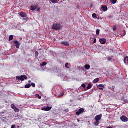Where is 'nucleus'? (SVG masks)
<instances>
[{
    "mask_svg": "<svg viewBox=\"0 0 128 128\" xmlns=\"http://www.w3.org/2000/svg\"><path fill=\"white\" fill-rule=\"evenodd\" d=\"M120 120L123 122H128V118L126 116H122L120 117Z\"/></svg>",
    "mask_w": 128,
    "mask_h": 128,
    "instance_id": "423d86ee",
    "label": "nucleus"
},
{
    "mask_svg": "<svg viewBox=\"0 0 128 128\" xmlns=\"http://www.w3.org/2000/svg\"><path fill=\"white\" fill-rule=\"evenodd\" d=\"M69 65L68 63H66V64H65V66L66 68H70V67L68 66Z\"/></svg>",
    "mask_w": 128,
    "mask_h": 128,
    "instance_id": "a878e982",
    "label": "nucleus"
},
{
    "mask_svg": "<svg viewBox=\"0 0 128 128\" xmlns=\"http://www.w3.org/2000/svg\"><path fill=\"white\" fill-rule=\"evenodd\" d=\"M110 2L112 4H116L118 2V0H110Z\"/></svg>",
    "mask_w": 128,
    "mask_h": 128,
    "instance_id": "ddd939ff",
    "label": "nucleus"
},
{
    "mask_svg": "<svg viewBox=\"0 0 128 128\" xmlns=\"http://www.w3.org/2000/svg\"><path fill=\"white\" fill-rule=\"evenodd\" d=\"M102 10L103 12H106V10H108V7L106 6H102Z\"/></svg>",
    "mask_w": 128,
    "mask_h": 128,
    "instance_id": "f8f14e48",
    "label": "nucleus"
},
{
    "mask_svg": "<svg viewBox=\"0 0 128 128\" xmlns=\"http://www.w3.org/2000/svg\"><path fill=\"white\" fill-rule=\"evenodd\" d=\"M14 40V36L10 35L9 37V41L10 42L11 40Z\"/></svg>",
    "mask_w": 128,
    "mask_h": 128,
    "instance_id": "f3484780",
    "label": "nucleus"
},
{
    "mask_svg": "<svg viewBox=\"0 0 128 128\" xmlns=\"http://www.w3.org/2000/svg\"><path fill=\"white\" fill-rule=\"evenodd\" d=\"M113 30H114V32H116V26H114L113 27Z\"/></svg>",
    "mask_w": 128,
    "mask_h": 128,
    "instance_id": "cd10ccee",
    "label": "nucleus"
},
{
    "mask_svg": "<svg viewBox=\"0 0 128 128\" xmlns=\"http://www.w3.org/2000/svg\"><path fill=\"white\" fill-rule=\"evenodd\" d=\"M16 79L18 80H21L22 82H24V80H28V76L26 75H22L20 76H16Z\"/></svg>",
    "mask_w": 128,
    "mask_h": 128,
    "instance_id": "7ed1b4c3",
    "label": "nucleus"
},
{
    "mask_svg": "<svg viewBox=\"0 0 128 128\" xmlns=\"http://www.w3.org/2000/svg\"><path fill=\"white\" fill-rule=\"evenodd\" d=\"M108 60H112V58H108Z\"/></svg>",
    "mask_w": 128,
    "mask_h": 128,
    "instance_id": "4c0bfd02",
    "label": "nucleus"
},
{
    "mask_svg": "<svg viewBox=\"0 0 128 128\" xmlns=\"http://www.w3.org/2000/svg\"><path fill=\"white\" fill-rule=\"evenodd\" d=\"M83 112H84V108H80L78 110V112H76V116H80V114H82Z\"/></svg>",
    "mask_w": 128,
    "mask_h": 128,
    "instance_id": "39448f33",
    "label": "nucleus"
},
{
    "mask_svg": "<svg viewBox=\"0 0 128 128\" xmlns=\"http://www.w3.org/2000/svg\"><path fill=\"white\" fill-rule=\"evenodd\" d=\"M62 26L60 25V23H54L52 26V29L54 30H60L62 28Z\"/></svg>",
    "mask_w": 128,
    "mask_h": 128,
    "instance_id": "f257e3e1",
    "label": "nucleus"
},
{
    "mask_svg": "<svg viewBox=\"0 0 128 128\" xmlns=\"http://www.w3.org/2000/svg\"><path fill=\"white\" fill-rule=\"evenodd\" d=\"M84 68L86 70H90V64H86Z\"/></svg>",
    "mask_w": 128,
    "mask_h": 128,
    "instance_id": "dca6fc26",
    "label": "nucleus"
},
{
    "mask_svg": "<svg viewBox=\"0 0 128 128\" xmlns=\"http://www.w3.org/2000/svg\"><path fill=\"white\" fill-rule=\"evenodd\" d=\"M100 42L102 44H104L106 42V40L104 38H102L100 40Z\"/></svg>",
    "mask_w": 128,
    "mask_h": 128,
    "instance_id": "1a4fd4ad",
    "label": "nucleus"
},
{
    "mask_svg": "<svg viewBox=\"0 0 128 128\" xmlns=\"http://www.w3.org/2000/svg\"><path fill=\"white\" fill-rule=\"evenodd\" d=\"M61 44H64V46H70V44L66 42H62Z\"/></svg>",
    "mask_w": 128,
    "mask_h": 128,
    "instance_id": "9b49d317",
    "label": "nucleus"
},
{
    "mask_svg": "<svg viewBox=\"0 0 128 128\" xmlns=\"http://www.w3.org/2000/svg\"><path fill=\"white\" fill-rule=\"evenodd\" d=\"M51 2L52 4H58L60 0H51Z\"/></svg>",
    "mask_w": 128,
    "mask_h": 128,
    "instance_id": "2eb2a0df",
    "label": "nucleus"
},
{
    "mask_svg": "<svg viewBox=\"0 0 128 128\" xmlns=\"http://www.w3.org/2000/svg\"><path fill=\"white\" fill-rule=\"evenodd\" d=\"M92 18H96V14H92Z\"/></svg>",
    "mask_w": 128,
    "mask_h": 128,
    "instance_id": "393cba45",
    "label": "nucleus"
},
{
    "mask_svg": "<svg viewBox=\"0 0 128 128\" xmlns=\"http://www.w3.org/2000/svg\"><path fill=\"white\" fill-rule=\"evenodd\" d=\"M31 86L33 87V88H36V84L34 83H32Z\"/></svg>",
    "mask_w": 128,
    "mask_h": 128,
    "instance_id": "c85d7f7f",
    "label": "nucleus"
},
{
    "mask_svg": "<svg viewBox=\"0 0 128 128\" xmlns=\"http://www.w3.org/2000/svg\"><path fill=\"white\" fill-rule=\"evenodd\" d=\"M92 88V84H88V87H87V89H88V90H90V88Z\"/></svg>",
    "mask_w": 128,
    "mask_h": 128,
    "instance_id": "aec40b11",
    "label": "nucleus"
},
{
    "mask_svg": "<svg viewBox=\"0 0 128 128\" xmlns=\"http://www.w3.org/2000/svg\"><path fill=\"white\" fill-rule=\"evenodd\" d=\"M11 108H12V110H14L16 107V106H14V104H12L11 106Z\"/></svg>",
    "mask_w": 128,
    "mask_h": 128,
    "instance_id": "5701e85b",
    "label": "nucleus"
},
{
    "mask_svg": "<svg viewBox=\"0 0 128 128\" xmlns=\"http://www.w3.org/2000/svg\"><path fill=\"white\" fill-rule=\"evenodd\" d=\"M38 6H31L30 10H32V12H34V10H36V9H38Z\"/></svg>",
    "mask_w": 128,
    "mask_h": 128,
    "instance_id": "6e6552de",
    "label": "nucleus"
},
{
    "mask_svg": "<svg viewBox=\"0 0 128 128\" xmlns=\"http://www.w3.org/2000/svg\"><path fill=\"white\" fill-rule=\"evenodd\" d=\"M48 64V62H43L42 64H40L41 66H46Z\"/></svg>",
    "mask_w": 128,
    "mask_h": 128,
    "instance_id": "a211bd4d",
    "label": "nucleus"
},
{
    "mask_svg": "<svg viewBox=\"0 0 128 128\" xmlns=\"http://www.w3.org/2000/svg\"><path fill=\"white\" fill-rule=\"evenodd\" d=\"M14 112H20V110L16 108L14 109Z\"/></svg>",
    "mask_w": 128,
    "mask_h": 128,
    "instance_id": "412c9836",
    "label": "nucleus"
},
{
    "mask_svg": "<svg viewBox=\"0 0 128 128\" xmlns=\"http://www.w3.org/2000/svg\"><path fill=\"white\" fill-rule=\"evenodd\" d=\"M102 114H100V115H98L95 117V120L96 122L94 124L96 126H98L100 124V120H102Z\"/></svg>",
    "mask_w": 128,
    "mask_h": 128,
    "instance_id": "f03ea898",
    "label": "nucleus"
},
{
    "mask_svg": "<svg viewBox=\"0 0 128 128\" xmlns=\"http://www.w3.org/2000/svg\"><path fill=\"white\" fill-rule=\"evenodd\" d=\"M52 108V107L47 106L46 108L43 107L42 109V110L44 112H50Z\"/></svg>",
    "mask_w": 128,
    "mask_h": 128,
    "instance_id": "20e7f679",
    "label": "nucleus"
},
{
    "mask_svg": "<svg viewBox=\"0 0 128 128\" xmlns=\"http://www.w3.org/2000/svg\"><path fill=\"white\" fill-rule=\"evenodd\" d=\"M40 8H37V12H40Z\"/></svg>",
    "mask_w": 128,
    "mask_h": 128,
    "instance_id": "c9c22d12",
    "label": "nucleus"
},
{
    "mask_svg": "<svg viewBox=\"0 0 128 128\" xmlns=\"http://www.w3.org/2000/svg\"><path fill=\"white\" fill-rule=\"evenodd\" d=\"M16 128V126L12 125V128Z\"/></svg>",
    "mask_w": 128,
    "mask_h": 128,
    "instance_id": "f704fd0d",
    "label": "nucleus"
},
{
    "mask_svg": "<svg viewBox=\"0 0 128 128\" xmlns=\"http://www.w3.org/2000/svg\"><path fill=\"white\" fill-rule=\"evenodd\" d=\"M35 54L36 56H38V51L36 52Z\"/></svg>",
    "mask_w": 128,
    "mask_h": 128,
    "instance_id": "7c9ffc66",
    "label": "nucleus"
},
{
    "mask_svg": "<svg viewBox=\"0 0 128 128\" xmlns=\"http://www.w3.org/2000/svg\"><path fill=\"white\" fill-rule=\"evenodd\" d=\"M100 82V78H97L96 79H94V80L93 81L94 84H98Z\"/></svg>",
    "mask_w": 128,
    "mask_h": 128,
    "instance_id": "4468645a",
    "label": "nucleus"
},
{
    "mask_svg": "<svg viewBox=\"0 0 128 128\" xmlns=\"http://www.w3.org/2000/svg\"><path fill=\"white\" fill-rule=\"evenodd\" d=\"M36 98H38L39 100H41L42 98V96H40L38 94H36Z\"/></svg>",
    "mask_w": 128,
    "mask_h": 128,
    "instance_id": "b1692460",
    "label": "nucleus"
},
{
    "mask_svg": "<svg viewBox=\"0 0 128 128\" xmlns=\"http://www.w3.org/2000/svg\"><path fill=\"white\" fill-rule=\"evenodd\" d=\"M20 16L22 18H26V14L24 12L20 13Z\"/></svg>",
    "mask_w": 128,
    "mask_h": 128,
    "instance_id": "9d476101",
    "label": "nucleus"
},
{
    "mask_svg": "<svg viewBox=\"0 0 128 128\" xmlns=\"http://www.w3.org/2000/svg\"><path fill=\"white\" fill-rule=\"evenodd\" d=\"M100 30H96V34L98 36V34H100Z\"/></svg>",
    "mask_w": 128,
    "mask_h": 128,
    "instance_id": "bb28decb",
    "label": "nucleus"
},
{
    "mask_svg": "<svg viewBox=\"0 0 128 128\" xmlns=\"http://www.w3.org/2000/svg\"><path fill=\"white\" fill-rule=\"evenodd\" d=\"M64 92H62L60 95L58 96V98H61V96H64Z\"/></svg>",
    "mask_w": 128,
    "mask_h": 128,
    "instance_id": "4be33fe9",
    "label": "nucleus"
},
{
    "mask_svg": "<svg viewBox=\"0 0 128 128\" xmlns=\"http://www.w3.org/2000/svg\"><path fill=\"white\" fill-rule=\"evenodd\" d=\"M32 86V85L30 84H28L25 86V88H30Z\"/></svg>",
    "mask_w": 128,
    "mask_h": 128,
    "instance_id": "6ab92c4d",
    "label": "nucleus"
},
{
    "mask_svg": "<svg viewBox=\"0 0 128 128\" xmlns=\"http://www.w3.org/2000/svg\"><path fill=\"white\" fill-rule=\"evenodd\" d=\"M28 82H29V83H30V82H32V81L29 80V81H28Z\"/></svg>",
    "mask_w": 128,
    "mask_h": 128,
    "instance_id": "58836bf2",
    "label": "nucleus"
},
{
    "mask_svg": "<svg viewBox=\"0 0 128 128\" xmlns=\"http://www.w3.org/2000/svg\"><path fill=\"white\" fill-rule=\"evenodd\" d=\"M99 90H104V88H99Z\"/></svg>",
    "mask_w": 128,
    "mask_h": 128,
    "instance_id": "e433bc0d",
    "label": "nucleus"
},
{
    "mask_svg": "<svg viewBox=\"0 0 128 128\" xmlns=\"http://www.w3.org/2000/svg\"><path fill=\"white\" fill-rule=\"evenodd\" d=\"M108 18L110 19V18H112V16L111 15L109 16H108Z\"/></svg>",
    "mask_w": 128,
    "mask_h": 128,
    "instance_id": "72a5a7b5",
    "label": "nucleus"
},
{
    "mask_svg": "<svg viewBox=\"0 0 128 128\" xmlns=\"http://www.w3.org/2000/svg\"><path fill=\"white\" fill-rule=\"evenodd\" d=\"M82 88H86V84H82Z\"/></svg>",
    "mask_w": 128,
    "mask_h": 128,
    "instance_id": "2f4dec72",
    "label": "nucleus"
},
{
    "mask_svg": "<svg viewBox=\"0 0 128 128\" xmlns=\"http://www.w3.org/2000/svg\"><path fill=\"white\" fill-rule=\"evenodd\" d=\"M98 86L99 88H104V86L103 84H100Z\"/></svg>",
    "mask_w": 128,
    "mask_h": 128,
    "instance_id": "c756f323",
    "label": "nucleus"
},
{
    "mask_svg": "<svg viewBox=\"0 0 128 128\" xmlns=\"http://www.w3.org/2000/svg\"><path fill=\"white\" fill-rule=\"evenodd\" d=\"M14 44H15L16 48H20V44L18 42V41H16V40L14 41Z\"/></svg>",
    "mask_w": 128,
    "mask_h": 128,
    "instance_id": "0eeeda50",
    "label": "nucleus"
},
{
    "mask_svg": "<svg viewBox=\"0 0 128 128\" xmlns=\"http://www.w3.org/2000/svg\"><path fill=\"white\" fill-rule=\"evenodd\" d=\"M94 44H96V38H94Z\"/></svg>",
    "mask_w": 128,
    "mask_h": 128,
    "instance_id": "473e14b6",
    "label": "nucleus"
}]
</instances>
